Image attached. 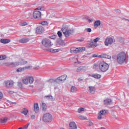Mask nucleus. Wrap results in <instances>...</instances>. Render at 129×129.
Instances as JSON below:
<instances>
[{
  "mask_svg": "<svg viewBox=\"0 0 129 129\" xmlns=\"http://www.w3.org/2000/svg\"><path fill=\"white\" fill-rule=\"evenodd\" d=\"M113 43V39L111 37L107 38L105 41V46H110Z\"/></svg>",
  "mask_w": 129,
  "mask_h": 129,
  "instance_id": "obj_12",
  "label": "nucleus"
},
{
  "mask_svg": "<svg viewBox=\"0 0 129 129\" xmlns=\"http://www.w3.org/2000/svg\"><path fill=\"white\" fill-rule=\"evenodd\" d=\"M30 32H31V30H30V29H29L28 31L26 33H30Z\"/></svg>",
  "mask_w": 129,
  "mask_h": 129,
  "instance_id": "obj_60",
  "label": "nucleus"
},
{
  "mask_svg": "<svg viewBox=\"0 0 129 129\" xmlns=\"http://www.w3.org/2000/svg\"><path fill=\"white\" fill-rule=\"evenodd\" d=\"M41 106H42V109L43 111H46V110H47V105H46L45 103H42Z\"/></svg>",
  "mask_w": 129,
  "mask_h": 129,
  "instance_id": "obj_32",
  "label": "nucleus"
},
{
  "mask_svg": "<svg viewBox=\"0 0 129 129\" xmlns=\"http://www.w3.org/2000/svg\"><path fill=\"white\" fill-rule=\"evenodd\" d=\"M83 80V79L82 78H80L78 79V81H82Z\"/></svg>",
  "mask_w": 129,
  "mask_h": 129,
  "instance_id": "obj_57",
  "label": "nucleus"
},
{
  "mask_svg": "<svg viewBox=\"0 0 129 129\" xmlns=\"http://www.w3.org/2000/svg\"><path fill=\"white\" fill-rule=\"evenodd\" d=\"M4 65L7 66L8 67H11V62H5Z\"/></svg>",
  "mask_w": 129,
  "mask_h": 129,
  "instance_id": "obj_41",
  "label": "nucleus"
},
{
  "mask_svg": "<svg viewBox=\"0 0 129 129\" xmlns=\"http://www.w3.org/2000/svg\"><path fill=\"white\" fill-rule=\"evenodd\" d=\"M85 51V47H72L70 49V53H81V52H84Z\"/></svg>",
  "mask_w": 129,
  "mask_h": 129,
  "instance_id": "obj_5",
  "label": "nucleus"
},
{
  "mask_svg": "<svg viewBox=\"0 0 129 129\" xmlns=\"http://www.w3.org/2000/svg\"><path fill=\"white\" fill-rule=\"evenodd\" d=\"M5 85L6 87H12L14 85V82L13 81H8L5 82Z\"/></svg>",
  "mask_w": 129,
  "mask_h": 129,
  "instance_id": "obj_17",
  "label": "nucleus"
},
{
  "mask_svg": "<svg viewBox=\"0 0 129 129\" xmlns=\"http://www.w3.org/2000/svg\"><path fill=\"white\" fill-rule=\"evenodd\" d=\"M80 42H83L84 41V38H81L79 39Z\"/></svg>",
  "mask_w": 129,
  "mask_h": 129,
  "instance_id": "obj_55",
  "label": "nucleus"
},
{
  "mask_svg": "<svg viewBox=\"0 0 129 129\" xmlns=\"http://www.w3.org/2000/svg\"><path fill=\"white\" fill-rule=\"evenodd\" d=\"M94 66H95V67H96V66H97V64L96 63H95V64H94Z\"/></svg>",
  "mask_w": 129,
  "mask_h": 129,
  "instance_id": "obj_61",
  "label": "nucleus"
},
{
  "mask_svg": "<svg viewBox=\"0 0 129 129\" xmlns=\"http://www.w3.org/2000/svg\"><path fill=\"white\" fill-rule=\"evenodd\" d=\"M77 62L75 61V63H78V64H79V63H80V62L79 61H78V59H77Z\"/></svg>",
  "mask_w": 129,
  "mask_h": 129,
  "instance_id": "obj_58",
  "label": "nucleus"
},
{
  "mask_svg": "<svg viewBox=\"0 0 129 129\" xmlns=\"http://www.w3.org/2000/svg\"><path fill=\"white\" fill-rule=\"evenodd\" d=\"M35 70H39L40 69V66H37L34 68Z\"/></svg>",
  "mask_w": 129,
  "mask_h": 129,
  "instance_id": "obj_50",
  "label": "nucleus"
},
{
  "mask_svg": "<svg viewBox=\"0 0 129 129\" xmlns=\"http://www.w3.org/2000/svg\"><path fill=\"white\" fill-rule=\"evenodd\" d=\"M115 12H116V13H117V14H120L121 13V11L119 10H115Z\"/></svg>",
  "mask_w": 129,
  "mask_h": 129,
  "instance_id": "obj_53",
  "label": "nucleus"
},
{
  "mask_svg": "<svg viewBox=\"0 0 129 129\" xmlns=\"http://www.w3.org/2000/svg\"><path fill=\"white\" fill-rule=\"evenodd\" d=\"M126 20H127V21H128V22H129V20H128V19H127Z\"/></svg>",
  "mask_w": 129,
  "mask_h": 129,
  "instance_id": "obj_63",
  "label": "nucleus"
},
{
  "mask_svg": "<svg viewBox=\"0 0 129 129\" xmlns=\"http://www.w3.org/2000/svg\"><path fill=\"white\" fill-rule=\"evenodd\" d=\"M10 104H17V102H10Z\"/></svg>",
  "mask_w": 129,
  "mask_h": 129,
  "instance_id": "obj_56",
  "label": "nucleus"
},
{
  "mask_svg": "<svg viewBox=\"0 0 129 129\" xmlns=\"http://www.w3.org/2000/svg\"><path fill=\"white\" fill-rule=\"evenodd\" d=\"M116 61L118 64L122 65L126 61V54L125 52L122 51L118 53L116 56Z\"/></svg>",
  "mask_w": 129,
  "mask_h": 129,
  "instance_id": "obj_1",
  "label": "nucleus"
},
{
  "mask_svg": "<svg viewBox=\"0 0 129 129\" xmlns=\"http://www.w3.org/2000/svg\"><path fill=\"white\" fill-rule=\"evenodd\" d=\"M28 112H29V110H28L27 108L23 109L21 111V113L24 114V115H27V114H28Z\"/></svg>",
  "mask_w": 129,
  "mask_h": 129,
  "instance_id": "obj_30",
  "label": "nucleus"
},
{
  "mask_svg": "<svg viewBox=\"0 0 129 129\" xmlns=\"http://www.w3.org/2000/svg\"><path fill=\"white\" fill-rule=\"evenodd\" d=\"M58 83L56 79H50L48 81V86L49 88H53L55 87L56 85Z\"/></svg>",
  "mask_w": 129,
  "mask_h": 129,
  "instance_id": "obj_9",
  "label": "nucleus"
},
{
  "mask_svg": "<svg viewBox=\"0 0 129 129\" xmlns=\"http://www.w3.org/2000/svg\"><path fill=\"white\" fill-rule=\"evenodd\" d=\"M33 18L37 20H39V19L42 18V14H41V12L39 11H35L33 13Z\"/></svg>",
  "mask_w": 129,
  "mask_h": 129,
  "instance_id": "obj_10",
  "label": "nucleus"
},
{
  "mask_svg": "<svg viewBox=\"0 0 129 129\" xmlns=\"http://www.w3.org/2000/svg\"><path fill=\"white\" fill-rule=\"evenodd\" d=\"M34 108L35 112L38 113L39 112V104L38 103H34Z\"/></svg>",
  "mask_w": 129,
  "mask_h": 129,
  "instance_id": "obj_19",
  "label": "nucleus"
},
{
  "mask_svg": "<svg viewBox=\"0 0 129 129\" xmlns=\"http://www.w3.org/2000/svg\"><path fill=\"white\" fill-rule=\"evenodd\" d=\"M98 57L99 58H106V59H111V56L107 54H101L99 55Z\"/></svg>",
  "mask_w": 129,
  "mask_h": 129,
  "instance_id": "obj_22",
  "label": "nucleus"
},
{
  "mask_svg": "<svg viewBox=\"0 0 129 129\" xmlns=\"http://www.w3.org/2000/svg\"><path fill=\"white\" fill-rule=\"evenodd\" d=\"M42 44L44 47L45 48H50L51 46H52V42L50 39L44 38L42 41Z\"/></svg>",
  "mask_w": 129,
  "mask_h": 129,
  "instance_id": "obj_7",
  "label": "nucleus"
},
{
  "mask_svg": "<svg viewBox=\"0 0 129 129\" xmlns=\"http://www.w3.org/2000/svg\"><path fill=\"white\" fill-rule=\"evenodd\" d=\"M36 10H37L38 11H44V8L39 6L38 8L35 9V11H36Z\"/></svg>",
  "mask_w": 129,
  "mask_h": 129,
  "instance_id": "obj_40",
  "label": "nucleus"
},
{
  "mask_svg": "<svg viewBox=\"0 0 129 129\" xmlns=\"http://www.w3.org/2000/svg\"><path fill=\"white\" fill-rule=\"evenodd\" d=\"M47 51H49L51 53H57L60 51V49H54L53 48H51L50 49H46Z\"/></svg>",
  "mask_w": 129,
  "mask_h": 129,
  "instance_id": "obj_26",
  "label": "nucleus"
},
{
  "mask_svg": "<svg viewBox=\"0 0 129 129\" xmlns=\"http://www.w3.org/2000/svg\"><path fill=\"white\" fill-rule=\"evenodd\" d=\"M40 25H43V26H46L48 25V22L45 21L39 23Z\"/></svg>",
  "mask_w": 129,
  "mask_h": 129,
  "instance_id": "obj_36",
  "label": "nucleus"
},
{
  "mask_svg": "<svg viewBox=\"0 0 129 129\" xmlns=\"http://www.w3.org/2000/svg\"><path fill=\"white\" fill-rule=\"evenodd\" d=\"M90 19H89V17H87V20H88H88H89Z\"/></svg>",
  "mask_w": 129,
  "mask_h": 129,
  "instance_id": "obj_62",
  "label": "nucleus"
},
{
  "mask_svg": "<svg viewBox=\"0 0 129 129\" xmlns=\"http://www.w3.org/2000/svg\"><path fill=\"white\" fill-rule=\"evenodd\" d=\"M83 67H80L77 69V72H80V71H82L83 70Z\"/></svg>",
  "mask_w": 129,
  "mask_h": 129,
  "instance_id": "obj_38",
  "label": "nucleus"
},
{
  "mask_svg": "<svg viewBox=\"0 0 129 129\" xmlns=\"http://www.w3.org/2000/svg\"><path fill=\"white\" fill-rule=\"evenodd\" d=\"M89 91L90 93L93 94L94 92H95V88L93 86H90L89 87Z\"/></svg>",
  "mask_w": 129,
  "mask_h": 129,
  "instance_id": "obj_29",
  "label": "nucleus"
},
{
  "mask_svg": "<svg viewBox=\"0 0 129 129\" xmlns=\"http://www.w3.org/2000/svg\"><path fill=\"white\" fill-rule=\"evenodd\" d=\"M57 35H58L59 38H62V35L61 31H58Z\"/></svg>",
  "mask_w": 129,
  "mask_h": 129,
  "instance_id": "obj_42",
  "label": "nucleus"
},
{
  "mask_svg": "<svg viewBox=\"0 0 129 129\" xmlns=\"http://www.w3.org/2000/svg\"><path fill=\"white\" fill-rule=\"evenodd\" d=\"M92 77L96 78V79H99V78H101V75L98 74H94L92 75Z\"/></svg>",
  "mask_w": 129,
  "mask_h": 129,
  "instance_id": "obj_28",
  "label": "nucleus"
},
{
  "mask_svg": "<svg viewBox=\"0 0 129 129\" xmlns=\"http://www.w3.org/2000/svg\"><path fill=\"white\" fill-rule=\"evenodd\" d=\"M78 117H79V118H80V119L81 120H87V118L84 117V116L82 115H78Z\"/></svg>",
  "mask_w": 129,
  "mask_h": 129,
  "instance_id": "obj_34",
  "label": "nucleus"
},
{
  "mask_svg": "<svg viewBox=\"0 0 129 129\" xmlns=\"http://www.w3.org/2000/svg\"><path fill=\"white\" fill-rule=\"evenodd\" d=\"M31 119H35V118H36V116L35 115H31Z\"/></svg>",
  "mask_w": 129,
  "mask_h": 129,
  "instance_id": "obj_48",
  "label": "nucleus"
},
{
  "mask_svg": "<svg viewBox=\"0 0 129 129\" xmlns=\"http://www.w3.org/2000/svg\"><path fill=\"white\" fill-rule=\"evenodd\" d=\"M19 65H26L28 63V61L24 60L23 59H20L18 61Z\"/></svg>",
  "mask_w": 129,
  "mask_h": 129,
  "instance_id": "obj_23",
  "label": "nucleus"
},
{
  "mask_svg": "<svg viewBox=\"0 0 129 129\" xmlns=\"http://www.w3.org/2000/svg\"><path fill=\"white\" fill-rule=\"evenodd\" d=\"M27 25H28V23H27V22H23L20 24V26H21L22 27H25V26H27Z\"/></svg>",
  "mask_w": 129,
  "mask_h": 129,
  "instance_id": "obj_43",
  "label": "nucleus"
},
{
  "mask_svg": "<svg viewBox=\"0 0 129 129\" xmlns=\"http://www.w3.org/2000/svg\"><path fill=\"white\" fill-rule=\"evenodd\" d=\"M92 124H93V123L92 122V121L89 120V125L90 126H91V125H92Z\"/></svg>",
  "mask_w": 129,
  "mask_h": 129,
  "instance_id": "obj_51",
  "label": "nucleus"
},
{
  "mask_svg": "<svg viewBox=\"0 0 129 129\" xmlns=\"http://www.w3.org/2000/svg\"><path fill=\"white\" fill-rule=\"evenodd\" d=\"M45 98H46L47 100H51V101H53V100H54V98H53V96L51 95L45 96Z\"/></svg>",
  "mask_w": 129,
  "mask_h": 129,
  "instance_id": "obj_33",
  "label": "nucleus"
},
{
  "mask_svg": "<svg viewBox=\"0 0 129 129\" xmlns=\"http://www.w3.org/2000/svg\"><path fill=\"white\" fill-rule=\"evenodd\" d=\"M57 37L56 35H52L49 37L50 39H56V37Z\"/></svg>",
  "mask_w": 129,
  "mask_h": 129,
  "instance_id": "obj_47",
  "label": "nucleus"
},
{
  "mask_svg": "<svg viewBox=\"0 0 129 129\" xmlns=\"http://www.w3.org/2000/svg\"><path fill=\"white\" fill-rule=\"evenodd\" d=\"M43 32H44V27L39 26L36 28V33H37V34H41Z\"/></svg>",
  "mask_w": 129,
  "mask_h": 129,
  "instance_id": "obj_15",
  "label": "nucleus"
},
{
  "mask_svg": "<svg viewBox=\"0 0 129 129\" xmlns=\"http://www.w3.org/2000/svg\"><path fill=\"white\" fill-rule=\"evenodd\" d=\"M70 92L71 93H76L77 92V88L75 86H72L71 87Z\"/></svg>",
  "mask_w": 129,
  "mask_h": 129,
  "instance_id": "obj_20",
  "label": "nucleus"
},
{
  "mask_svg": "<svg viewBox=\"0 0 129 129\" xmlns=\"http://www.w3.org/2000/svg\"><path fill=\"white\" fill-rule=\"evenodd\" d=\"M85 31H86L88 32V33H91V28H86L85 29Z\"/></svg>",
  "mask_w": 129,
  "mask_h": 129,
  "instance_id": "obj_45",
  "label": "nucleus"
},
{
  "mask_svg": "<svg viewBox=\"0 0 129 129\" xmlns=\"http://www.w3.org/2000/svg\"><path fill=\"white\" fill-rule=\"evenodd\" d=\"M54 89H56V87H54Z\"/></svg>",
  "mask_w": 129,
  "mask_h": 129,
  "instance_id": "obj_64",
  "label": "nucleus"
},
{
  "mask_svg": "<svg viewBox=\"0 0 129 129\" xmlns=\"http://www.w3.org/2000/svg\"><path fill=\"white\" fill-rule=\"evenodd\" d=\"M100 25H101V21H100V20H96L94 22V27L96 28H98V27H99Z\"/></svg>",
  "mask_w": 129,
  "mask_h": 129,
  "instance_id": "obj_18",
  "label": "nucleus"
},
{
  "mask_svg": "<svg viewBox=\"0 0 129 129\" xmlns=\"http://www.w3.org/2000/svg\"><path fill=\"white\" fill-rule=\"evenodd\" d=\"M99 69L101 72H106L109 68L108 63L104 61H100L98 63Z\"/></svg>",
  "mask_w": 129,
  "mask_h": 129,
  "instance_id": "obj_2",
  "label": "nucleus"
},
{
  "mask_svg": "<svg viewBox=\"0 0 129 129\" xmlns=\"http://www.w3.org/2000/svg\"><path fill=\"white\" fill-rule=\"evenodd\" d=\"M93 21H94V20H93V19H88L89 23H92V22H93Z\"/></svg>",
  "mask_w": 129,
  "mask_h": 129,
  "instance_id": "obj_52",
  "label": "nucleus"
},
{
  "mask_svg": "<svg viewBox=\"0 0 129 129\" xmlns=\"http://www.w3.org/2000/svg\"><path fill=\"white\" fill-rule=\"evenodd\" d=\"M1 43L2 44H9L11 42V39H1L0 40Z\"/></svg>",
  "mask_w": 129,
  "mask_h": 129,
  "instance_id": "obj_16",
  "label": "nucleus"
},
{
  "mask_svg": "<svg viewBox=\"0 0 129 129\" xmlns=\"http://www.w3.org/2000/svg\"><path fill=\"white\" fill-rule=\"evenodd\" d=\"M61 31L66 38H68L74 33V30L69 28H61Z\"/></svg>",
  "mask_w": 129,
  "mask_h": 129,
  "instance_id": "obj_3",
  "label": "nucleus"
},
{
  "mask_svg": "<svg viewBox=\"0 0 129 129\" xmlns=\"http://www.w3.org/2000/svg\"><path fill=\"white\" fill-rule=\"evenodd\" d=\"M106 112H107V110H101V111H100L98 113V116L97 117L98 119L99 120L102 119V118H103V117H102V116L105 115Z\"/></svg>",
  "mask_w": 129,
  "mask_h": 129,
  "instance_id": "obj_11",
  "label": "nucleus"
},
{
  "mask_svg": "<svg viewBox=\"0 0 129 129\" xmlns=\"http://www.w3.org/2000/svg\"><path fill=\"white\" fill-rule=\"evenodd\" d=\"M70 129H77V125L75 122H71L69 124Z\"/></svg>",
  "mask_w": 129,
  "mask_h": 129,
  "instance_id": "obj_14",
  "label": "nucleus"
},
{
  "mask_svg": "<svg viewBox=\"0 0 129 129\" xmlns=\"http://www.w3.org/2000/svg\"><path fill=\"white\" fill-rule=\"evenodd\" d=\"M52 119H53V117L49 113H45L43 116V120L45 122H51Z\"/></svg>",
  "mask_w": 129,
  "mask_h": 129,
  "instance_id": "obj_6",
  "label": "nucleus"
},
{
  "mask_svg": "<svg viewBox=\"0 0 129 129\" xmlns=\"http://www.w3.org/2000/svg\"><path fill=\"white\" fill-rule=\"evenodd\" d=\"M111 103V100L110 99H106L104 100V104L105 105H109Z\"/></svg>",
  "mask_w": 129,
  "mask_h": 129,
  "instance_id": "obj_24",
  "label": "nucleus"
},
{
  "mask_svg": "<svg viewBox=\"0 0 129 129\" xmlns=\"http://www.w3.org/2000/svg\"><path fill=\"white\" fill-rule=\"evenodd\" d=\"M8 119H9V118L7 117H3L1 118L0 122L1 123H7Z\"/></svg>",
  "mask_w": 129,
  "mask_h": 129,
  "instance_id": "obj_21",
  "label": "nucleus"
},
{
  "mask_svg": "<svg viewBox=\"0 0 129 129\" xmlns=\"http://www.w3.org/2000/svg\"><path fill=\"white\" fill-rule=\"evenodd\" d=\"M32 68H33V66H27V67H25L24 70H27V69L30 70V69H32Z\"/></svg>",
  "mask_w": 129,
  "mask_h": 129,
  "instance_id": "obj_39",
  "label": "nucleus"
},
{
  "mask_svg": "<svg viewBox=\"0 0 129 129\" xmlns=\"http://www.w3.org/2000/svg\"><path fill=\"white\" fill-rule=\"evenodd\" d=\"M99 56V55H98V54H93V56H92V57H93V58H95V57H98Z\"/></svg>",
  "mask_w": 129,
  "mask_h": 129,
  "instance_id": "obj_54",
  "label": "nucleus"
},
{
  "mask_svg": "<svg viewBox=\"0 0 129 129\" xmlns=\"http://www.w3.org/2000/svg\"><path fill=\"white\" fill-rule=\"evenodd\" d=\"M5 59H7V55H0V59L1 60H5Z\"/></svg>",
  "mask_w": 129,
  "mask_h": 129,
  "instance_id": "obj_37",
  "label": "nucleus"
},
{
  "mask_svg": "<svg viewBox=\"0 0 129 129\" xmlns=\"http://www.w3.org/2000/svg\"><path fill=\"white\" fill-rule=\"evenodd\" d=\"M86 109H85L84 108L80 107L78 109V113H82V112L86 111Z\"/></svg>",
  "mask_w": 129,
  "mask_h": 129,
  "instance_id": "obj_31",
  "label": "nucleus"
},
{
  "mask_svg": "<svg viewBox=\"0 0 129 129\" xmlns=\"http://www.w3.org/2000/svg\"><path fill=\"white\" fill-rule=\"evenodd\" d=\"M100 40V38L97 37L94 39H91L90 41V46L91 48H95V47H97V42H98Z\"/></svg>",
  "mask_w": 129,
  "mask_h": 129,
  "instance_id": "obj_8",
  "label": "nucleus"
},
{
  "mask_svg": "<svg viewBox=\"0 0 129 129\" xmlns=\"http://www.w3.org/2000/svg\"><path fill=\"white\" fill-rule=\"evenodd\" d=\"M29 125H30V123H28V124L25 125L23 127V129H27V128H28V126H29Z\"/></svg>",
  "mask_w": 129,
  "mask_h": 129,
  "instance_id": "obj_46",
  "label": "nucleus"
},
{
  "mask_svg": "<svg viewBox=\"0 0 129 129\" xmlns=\"http://www.w3.org/2000/svg\"><path fill=\"white\" fill-rule=\"evenodd\" d=\"M29 40H30V39H29V38H22L21 39H20L19 40V42L20 43H28V42H29Z\"/></svg>",
  "mask_w": 129,
  "mask_h": 129,
  "instance_id": "obj_25",
  "label": "nucleus"
},
{
  "mask_svg": "<svg viewBox=\"0 0 129 129\" xmlns=\"http://www.w3.org/2000/svg\"><path fill=\"white\" fill-rule=\"evenodd\" d=\"M18 86L20 88H22L23 87V84L21 82H18Z\"/></svg>",
  "mask_w": 129,
  "mask_h": 129,
  "instance_id": "obj_44",
  "label": "nucleus"
},
{
  "mask_svg": "<svg viewBox=\"0 0 129 129\" xmlns=\"http://www.w3.org/2000/svg\"><path fill=\"white\" fill-rule=\"evenodd\" d=\"M19 66V62L18 61L16 62H11V67H17Z\"/></svg>",
  "mask_w": 129,
  "mask_h": 129,
  "instance_id": "obj_27",
  "label": "nucleus"
},
{
  "mask_svg": "<svg viewBox=\"0 0 129 129\" xmlns=\"http://www.w3.org/2000/svg\"><path fill=\"white\" fill-rule=\"evenodd\" d=\"M3 96H4V95H3V93L0 92V100L3 99Z\"/></svg>",
  "mask_w": 129,
  "mask_h": 129,
  "instance_id": "obj_49",
  "label": "nucleus"
},
{
  "mask_svg": "<svg viewBox=\"0 0 129 129\" xmlns=\"http://www.w3.org/2000/svg\"><path fill=\"white\" fill-rule=\"evenodd\" d=\"M17 72H22V71H25V68H19L17 69Z\"/></svg>",
  "mask_w": 129,
  "mask_h": 129,
  "instance_id": "obj_35",
  "label": "nucleus"
},
{
  "mask_svg": "<svg viewBox=\"0 0 129 129\" xmlns=\"http://www.w3.org/2000/svg\"><path fill=\"white\" fill-rule=\"evenodd\" d=\"M34 77L30 76V77H26L23 79L22 82L24 84L26 85H28V84H33L34 83Z\"/></svg>",
  "mask_w": 129,
  "mask_h": 129,
  "instance_id": "obj_4",
  "label": "nucleus"
},
{
  "mask_svg": "<svg viewBox=\"0 0 129 129\" xmlns=\"http://www.w3.org/2000/svg\"><path fill=\"white\" fill-rule=\"evenodd\" d=\"M66 78H67V76L64 75L58 77L55 80H56L57 83H60V82H63V81H65V80H66Z\"/></svg>",
  "mask_w": 129,
  "mask_h": 129,
  "instance_id": "obj_13",
  "label": "nucleus"
},
{
  "mask_svg": "<svg viewBox=\"0 0 129 129\" xmlns=\"http://www.w3.org/2000/svg\"><path fill=\"white\" fill-rule=\"evenodd\" d=\"M28 15L29 16V18H31V17L32 16V14H31V13H29Z\"/></svg>",
  "mask_w": 129,
  "mask_h": 129,
  "instance_id": "obj_59",
  "label": "nucleus"
}]
</instances>
